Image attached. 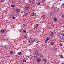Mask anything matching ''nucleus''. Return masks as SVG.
Returning a JSON list of instances; mask_svg holds the SVG:
<instances>
[{"instance_id": "obj_22", "label": "nucleus", "mask_w": 64, "mask_h": 64, "mask_svg": "<svg viewBox=\"0 0 64 64\" xmlns=\"http://www.w3.org/2000/svg\"><path fill=\"white\" fill-rule=\"evenodd\" d=\"M60 58L61 59H62L63 58V56H60Z\"/></svg>"}, {"instance_id": "obj_14", "label": "nucleus", "mask_w": 64, "mask_h": 64, "mask_svg": "<svg viewBox=\"0 0 64 64\" xmlns=\"http://www.w3.org/2000/svg\"><path fill=\"white\" fill-rule=\"evenodd\" d=\"M10 7H15V5H11L10 6Z\"/></svg>"}, {"instance_id": "obj_4", "label": "nucleus", "mask_w": 64, "mask_h": 64, "mask_svg": "<svg viewBox=\"0 0 64 64\" xmlns=\"http://www.w3.org/2000/svg\"><path fill=\"white\" fill-rule=\"evenodd\" d=\"M35 54H36V56H37V55L39 56V52L38 51H36V52Z\"/></svg>"}, {"instance_id": "obj_1", "label": "nucleus", "mask_w": 64, "mask_h": 64, "mask_svg": "<svg viewBox=\"0 0 64 64\" xmlns=\"http://www.w3.org/2000/svg\"><path fill=\"white\" fill-rule=\"evenodd\" d=\"M60 39L61 40H63L64 38V34H60Z\"/></svg>"}, {"instance_id": "obj_19", "label": "nucleus", "mask_w": 64, "mask_h": 64, "mask_svg": "<svg viewBox=\"0 0 64 64\" xmlns=\"http://www.w3.org/2000/svg\"><path fill=\"white\" fill-rule=\"evenodd\" d=\"M22 61L23 62H26V60H22Z\"/></svg>"}, {"instance_id": "obj_43", "label": "nucleus", "mask_w": 64, "mask_h": 64, "mask_svg": "<svg viewBox=\"0 0 64 64\" xmlns=\"http://www.w3.org/2000/svg\"><path fill=\"white\" fill-rule=\"evenodd\" d=\"M62 0V1H63V0Z\"/></svg>"}, {"instance_id": "obj_35", "label": "nucleus", "mask_w": 64, "mask_h": 64, "mask_svg": "<svg viewBox=\"0 0 64 64\" xmlns=\"http://www.w3.org/2000/svg\"><path fill=\"white\" fill-rule=\"evenodd\" d=\"M33 57L34 58H36V56H33Z\"/></svg>"}, {"instance_id": "obj_21", "label": "nucleus", "mask_w": 64, "mask_h": 64, "mask_svg": "<svg viewBox=\"0 0 64 64\" xmlns=\"http://www.w3.org/2000/svg\"><path fill=\"white\" fill-rule=\"evenodd\" d=\"M4 31H5V30H2L0 32H4Z\"/></svg>"}, {"instance_id": "obj_17", "label": "nucleus", "mask_w": 64, "mask_h": 64, "mask_svg": "<svg viewBox=\"0 0 64 64\" xmlns=\"http://www.w3.org/2000/svg\"><path fill=\"white\" fill-rule=\"evenodd\" d=\"M47 42H48V40H46L45 41V43H47Z\"/></svg>"}, {"instance_id": "obj_18", "label": "nucleus", "mask_w": 64, "mask_h": 64, "mask_svg": "<svg viewBox=\"0 0 64 64\" xmlns=\"http://www.w3.org/2000/svg\"><path fill=\"white\" fill-rule=\"evenodd\" d=\"M54 42H52L51 44V45H54Z\"/></svg>"}, {"instance_id": "obj_32", "label": "nucleus", "mask_w": 64, "mask_h": 64, "mask_svg": "<svg viewBox=\"0 0 64 64\" xmlns=\"http://www.w3.org/2000/svg\"><path fill=\"white\" fill-rule=\"evenodd\" d=\"M20 32H22V30H20Z\"/></svg>"}, {"instance_id": "obj_41", "label": "nucleus", "mask_w": 64, "mask_h": 64, "mask_svg": "<svg viewBox=\"0 0 64 64\" xmlns=\"http://www.w3.org/2000/svg\"><path fill=\"white\" fill-rule=\"evenodd\" d=\"M2 33H5V32H2Z\"/></svg>"}, {"instance_id": "obj_23", "label": "nucleus", "mask_w": 64, "mask_h": 64, "mask_svg": "<svg viewBox=\"0 0 64 64\" xmlns=\"http://www.w3.org/2000/svg\"><path fill=\"white\" fill-rule=\"evenodd\" d=\"M10 54H12L13 53V52L12 51H11L10 52Z\"/></svg>"}, {"instance_id": "obj_42", "label": "nucleus", "mask_w": 64, "mask_h": 64, "mask_svg": "<svg viewBox=\"0 0 64 64\" xmlns=\"http://www.w3.org/2000/svg\"><path fill=\"white\" fill-rule=\"evenodd\" d=\"M27 8L28 9V8H29V7H27Z\"/></svg>"}, {"instance_id": "obj_44", "label": "nucleus", "mask_w": 64, "mask_h": 64, "mask_svg": "<svg viewBox=\"0 0 64 64\" xmlns=\"http://www.w3.org/2000/svg\"><path fill=\"white\" fill-rule=\"evenodd\" d=\"M53 26H54V25H53Z\"/></svg>"}, {"instance_id": "obj_28", "label": "nucleus", "mask_w": 64, "mask_h": 64, "mask_svg": "<svg viewBox=\"0 0 64 64\" xmlns=\"http://www.w3.org/2000/svg\"><path fill=\"white\" fill-rule=\"evenodd\" d=\"M23 32H26V31L25 30H24L23 31Z\"/></svg>"}, {"instance_id": "obj_29", "label": "nucleus", "mask_w": 64, "mask_h": 64, "mask_svg": "<svg viewBox=\"0 0 64 64\" xmlns=\"http://www.w3.org/2000/svg\"><path fill=\"white\" fill-rule=\"evenodd\" d=\"M12 19H15V17L14 16L12 18Z\"/></svg>"}, {"instance_id": "obj_34", "label": "nucleus", "mask_w": 64, "mask_h": 64, "mask_svg": "<svg viewBox=\"0 0 64 64\" xmlns=\"http://www.w3.org/2000/svg\"><path fill=\"white\" fill-rule=\"evenodd\" d=\"M28 2L29 3H30V4H31V3H32V2H31V1H30V2Z\"/></svg>"}, {"instance_id": "obj_27", "label": "nucleus", "mask_w": 64, "mask_h": 64, "mask_svg": "<svg viewBox=\"0 0 64 64\" xmlns=\"http://www.w3.org/2000/svg\"><path fill=\"white\" fill-rule=\"evenodd\" d=\"M60 46H63V44H60Z\"/></svg>"}, {"instance_id": "obj_15", "label": "nucleus", "mask_w": 64, "mask_h": 64, "mask_svg": "<svg viewBox=\"0 0 64 64\" xmlns=\"http://www.w3.org/2000/svg\"><path fill=\"white\" fill-rule=\"evenodd\" d=\"M44 61V62H46L47 61V59L45 58L43 60Z\"/></svg>"}, {"instance_id": "obj_16", "label": "nucleus", "mask_w": 64, "mask_h": 64, "mask_svg": "<svg viewBox=\"0 0 64 64\" xmlns=\"http://www.w3.org/2000/svg\"><path fill=\"white\" fill-rule=\"evenodd\" d=\"M40 4H41V2H39L38 3L37 5H40Z\"/></svg>"}, {"instance_id": "obj_2", "label": "nucleus", "mask_w": 64, "mask_h": 64, "mask_svg": "<svg viewBox=\"0 0 64 64\" xmlns=\"http://www.w3.org/2000/svg\"><path fill=\"white\" fill-rule=\"evenodd\" d=\"M20 9H17L16 10V13L18 14V13H20Z\"/></svg>"}, {"instance_id": "obj_7", "label": "nucleus", "mask_w": 64, "mask_h": 64, "mask_svg": "<svg viewBox=\"0 0 64 64\" xmlns=\"http://www.w3.org/2000/svg\"><path fill=\"white\" fill-rule=\"evenodd\" d=\"M35 40L34 39H32V43H34V42H35Z\"/></svg>"}, {"instance_id": "obj_9", "label": "nucleus", "mask_w": 64, "mask_h": 64, "mask_svg": "<svg viewBox=\"0 0 64 64\" xmlns=\"http://www.w3.org/2000/svg\"><path fill=\"white\" fill-rule=\"evenodd\" d=\"M37 61L38 62H40L41 61V60L40 59H38L37 60Z\"/></svg>"}, {"instance_id": "obj_20", "label": "nucleus", "mask_w": 64, "mask_h": 64, "mask_svg": "<svg viewBox=\"0 0 64 64\" xmlns=\"http://www.w3.org/2000/svg\"><path fill=\"white\" fill-rule=\"evenodd\" d=\"M62 18H64V15L63 14L62 15Z\"/></svg>"}, {"instance_id": "obj_36", "label": "nucleus", "mask_w": 64, "mask_h": 64, "mask_svg": "<svg viewBox=\"0 0 64 64\" xmlns=\"http://www.w3.org/2000/svg\"><path fill=\"white\" fill-rule=\"evenodd\" d=\"M52 35H54V34L53 33H52L51 34Z\"/></svg>"}, {"instance_id": "obj_40", "label": "nucleus", "mask_w": 64, "mask_h": 64, "mask_svg": "<svg viewBox=\"0 0 64 64\" xmlns=\"http://www.w3.org/2000/svg\"><path fill=\"white\" fill-rule=\"evenodd\" d=\"M62 5L63 6H64V3L62 4Z\"/></svg>"}, {"instance_id": "obj_26", "label": "nucleus", "mask_w": 64, "mask_h": 64, "mask_svg": "<svg viewBox=\"0 0 64 64\" xmlns=\"http://www.w3.org/2000/svg\"><path fill=\"white\" fill-rule=\"evenodd\" d=\"M7 46H5V48L6 49H7V48H8V47H7Z\"/></svg>"}, {"instance_id": "obj_38", "label": "nucleus", "mask_w": 64, "mask_h": 64, "mask_svg": "<svg viewBox=\"0 0 64 64\" xmlns=\"http://www.w3.org/2000/svg\"><path fill=\"white\" fill-rule=\"evenodd\" d=\"M4 0H2V3H4Z\"/></svg>"}, {"instance_id": "obj_45", "label": "nucleus", "mask_w": 64, "mask_h": 64, "mask_svg": "<svg viewBox=\"0 0 64 64\" xmlns=\"http://www.w3.org/2000/svg\"><path fill=\"white\" fill-rule=\"evenodd\" d=\"M56 11H57V10H56Z\"/></svg>"}, {"instance_id": "obj_37", "label": "nucleus", "mask_w": 64, "mask_h": 64, "mask_svg": "<svg viewBox=\"0 0 64 64\" xmlns=\"http://www.w3.org/2000/svg\"><path fill=\"white\" fill-rule=\"evenodd\" d=\"M42 58H44V56H42Z\"/></svg>"}, {"instance_id": "obj_13", "label": "nucleus", "mask_w": 64, "mask_h": 64, "mask_svg": "<svg viewBox=\"0 0 64 64\" xmlns=\"http://www.w3.org/2000/svg\"><path fill=\"white\" fill-rule=\"evenodd\" d=\"M46 39L48 40H50V37H48L46 38Z\"/></svg>"}, {"instance_id": "obj_3", "label": "nucleus", "mask_w": 64, "mask_h": 64, "mask_svg": "<svg viewBox=\"0 0 64 64\" xmlns=\"http://www.w3.org/2000/svg\"><path fill=\"white\" fill-rule=\"evenodd\" d=\"M39 25V24H36L34 26V29H36V28H37L38 27V26Z\"/></svg>"}, {"instance_id": "obj_6", "label": "nucleus", "mask_w": 64, "mask_h": 64, "mask_svg": "<svg viewBox=\"0 0 64 64\" xmlns=\"http://www.w3.org/2000/svg\"><path fill=\"white\" fill-rule=\"evenodd\" d=\"M24 26H22V29H24V28L25 26V24H23Z\"/></svg>"}, {"instance_id": "obj_33", "label": "nucleus", "mask_w": 64, "mask_h": 64, "mask_svg": "<svg viewBox=\"0 0 64 64\" xmlns=\"http://www.w3.org/2000/svg\"><path fill=\"white\" fill-rule=\"evenodd\" d=\"M23 13H24V11H22L21 12V13H22V14H23Z\"/></svg>"}, {"instance_id": "obj_25", "label": "nucleus", "mask_w": 64, "mask_h": 64, "mask_svg": "<svg viewBox=\"0 0 64 64\" xmlns=\"http://www.w3.org/2000/svg\"><path fill=\"white\" fill-rule=\"evenodd\" d=\"M18 55H21V52H18Z\"/></svg>"}, {"instance_id": "obj_5", "label": "nucleus", "mask_w": 64, "mask_h": 64, "mask_svg": "<svg viewBox=\"0 0 64 64\" xmlns=\"http://www.w3.org/2000/svg\"><path fill=\"white\" fill-rule=\"evenodd\" d=\"M31 15L32 16H33V17H35V16H36V13L34 12H33L32 13V14Z\"/></svg>"}, {"instance_id": "obj_11", "label": "nucleus", "mask_w": 64, "mask_h": 64, "mask_svg": "<svg viewBox=\"0 0 64 64\" xmlns=\"http://www.w3.org/2000/svg\"><path fill=\"white\" fill-rule=\"evenodd\" d=\"M28 42L29 43H32V40H29V41H28Z\"/></svg>"}, {"instance_id": "obj_12", "label": "nucleus", "mask_w": 64, "mask_h": 64, "mask_svg": "<svg viewBox=\"0 0 64 64\" xmlns=\"http://www.w3.org/2000/svg\"><path fill=\"white\" fill-rule=\"evenodd\" d=\"M45 15H43L41 16V17L42 18H44V17H45Z\"/></svg>"}, {"instance_id": "obj_31", "label": "nucleus", "mask_w": 64, "mask_h": 64, "mask_svg": "<svg viewBox=\"0 0 64 64\" xmlns=\"http://www.w3.org/2000/svg\"><path fill=\"white\" fill-rule=\"evenodd\" d=\"M32 3H35V1L34 0H33L32 1Z\"/></svg>"}, {"instance_id": "obj_8", "label": "nucleus", "mask_w": 64, "mask_h": 64, "mask_svg": "<svg viewBox=\"0 0 64 64\" xmlns=\"http://www.w3.org/2000/svg\"><path fill=\"white\" fill-rule=\"evenodd\" d=\"M58 20L56 18H55L54 19V22H56Z\"/></svg>"}, {"instance_id": "obj_24", "label": "nucleus", "mask_w": 64, "mask_h": 64, "mask_svg": "<svg viewBox=\"0 0 64 64\" xmlns=\"http://www.w3.org/2000/svg\"><path fill=\"white\" fill-rule=\"evenodd\" d=\"M28 36H24V38H27V37H28Z\"/></svg>"}, {"instance_id": "obj_30", "label": "nucleus", "mask_w": 64, "mask_h": 64, "mask_svg": "<svg viewBox=\"0 0 64 64\" xmlns=\"http://www.w3.org/2000/svg\"><path fill=\"white\" fill-rule=\"evenodd\" d=\"M26 16H28V14L26 13Z\"/></svg>"}, {"instance_id": "obj_39", "label": "nucleus", "mask_w": 64, "mask_h": 64, "mask_svg": "<svg viewBox=\"0 0 64 64\" xmlns=\"http://www.w3.org/2000/svg\"><path fill=\"white\" fill-rule=\"evenodd\" d=\"M27 57H28V56H25V57H26V58H27Z\"/></svg>"}, {"instance_id": "obj_10", "label": "nucleus", "mask_w": 64, "mask_h": 64, "mask_svg": "<svg viewBox=\"0 0 64 64\" xmlns=\"http://www.w3.org/2000/svg\"><path fill=\"white\" fill-rule=\"evenodd\" d=\"M42 3H45V1L44 0H42V1H41Z\"/></svg>"}]
</instances>
